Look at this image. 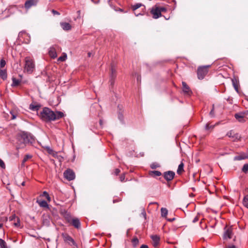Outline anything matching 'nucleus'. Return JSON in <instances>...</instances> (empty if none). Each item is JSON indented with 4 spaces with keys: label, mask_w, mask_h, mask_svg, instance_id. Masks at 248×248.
I'll return each instance as SVG.
<instances>
[{
    "label": "nucleus",
    "mask_w": 248,
    "mask_h": 248,
    "mask_svg": "<svg viewBox=\"0 0 248 248\" xmlns=\"http://www.w3.org/2000/svg\"><path fill=\"white\" fill-rule=\"evenodd\" d=\"M125 179V174H123L120 176V180L121 182H124Z\"/></svg>",
    "instance_id": "ea45409f"
},
{
    "label": "nucleus",
    "mask_w": 248,
    "mask_h": 248,
    "mask_svg": "<svg viewBox=\"0 0 248 248\" xmlns=\"http://www.w3.org/2000/svg\"><path fill=\"white\" fill-rule=\"evenodd\" d=\"M58 48L59 46L57 45L53 46L49 48L48 54L51 58L55 59L57 57L56 51Z\"/></svg>",
    "instance_id": "0eeeda50"
},
{
    "label": "nucleus",
    "mask_w": 248,
    "mask_h": 248,
    "mask_svg": "<svg viewBox=\"0 0 248 248\" xmlns=\"http://www.w3.org/2000/svg\"><path fill=\"white\" fill-rule=\"evenodd\" d=\"M120 172V170L119 169H116L114 171V174L115 175H118L119 173Z\"/></svg>",
    "instance_id": "79ce46f5"
},
{
    "label": "nucleus",
    "mask_w": 248,
    "mask_h": 248,
    "mask_svg": "<svg viewBox=\"0 0 248 248\" xmlns=\"http://www.w3.org/2000/svg\"><path fill=\"white\" fill-rule=\"evenodd\" d=\"M30 109L32 110H37L38 109V106L31 104L29 107Z\"/></svg>",
    "instance_id": "473e14b6"
},
{
    "label": "nucleus",
    "mask_w": 248,
    "mask_h": 248,
    "mask_svg": "<svg viewBox=\"0 0 248 248\" xmlns=\"http://www.w3.org/2000/svg\"><path fill=\"white\" fill-rule=\"evenodd\" d=\"M174 220V218H172V219H169V220L170 221H171H171H173Z\"/></svg>",
    "instance_id": "5fc2aeb1"
},
{
    "label": "nucleus",
    "mask_w": 248,
    "mask_h": 248,
    "mask_svg": "<svg viewBox=\"0 0 248 248\" xmlns=\"http://www.w3.org/2000/svg\"><path fill=\"white\" fill-rule=\"evenodd\" d=\"M61 26L62 29L64 31H69L71 29V25L67 22H61Z\"/></svg>",
    "instance_id": "a211bd4d"
},
{
    "label": "nucleus",
    "mask_w": 248,
    "mask_h": 248,
    "mask_svg": "<svg viewBox=\"0 0 248 248\" xmlns=\"http://www.w3.org/2000/svg\"><path fill=\"white\" fill-rule=\"evenodd\" d=\"M151 168L152 169H155L160 167L159 165L157 163H153L151 165Z\"/></svg>",
    "instance_id": "72a5a7b5"
},
{
    "label": "nucleus",
    "mask_w": 248,
    "mask_h": 248,
    "mask_svg": "<svg viewBox=\"0 0 248 248\" xmlns=\"http://www.w3.org/2000/svg\"><path fill=\"white\" fill-rule=\"evenodd\" d=\"M214 105H213V108L210 112V115H211V117L214 116Z\"/></svg>",
    "instance_id": "c03bdc74"
},
{
    "label": "nucleus",
    "mask_w": 248,
    "mask_h": 248,
    "mask_svg": "<svg viewBox=\"0 0 248 248\" xmlns=\"http://www.w3.org/2000/svg\"><path fill=\"white\" fill-rule=\"evenodd\" d=\"M211 66V65L202 66V78L204 77L209 75V71L208 68Z\"/></svg>",
    "instance_id": "f3484780"
},
{
    "label": "nucleus",
    "mask_w": 248,
    "mask_h": 248,
    "mask_svg": "<svg viewBox=\"0 0 248 248\" xmlns=\"http://www.w3.org/2000/svg\"><path fill=\"white\" fill-rule=\"evenodd\" d=\"M159 10L160 11V14H161V12H165L167 11V9L163 7H157Z\"/></svg>",
    "instance_id": "e433bc0d"
},
{
    "label": "nucleus",
    "mask_w": 248,
    "mask_h": 248,
    "mask_svg": "<svg viewBox=\"0 0 248 248\" xmlns=\"http://www.w3.org/2000/svg\"><path fill=\"white\" fill-rule=\"evenodd\" d=\"M62 237L65 242L68 243L71 246H76V243L74 240L68 234H62Z\"/></svg>",
    "instance_id": "423d86ee"
},
{
    "label": "nucleus",
    "mask_w": 248,
    "mask_h": 248,
    "mask_svg": "<svg viewBox=\"0 0 248 248\" xmlns=\"http://www.w3.org/2000/svg\"><path fill=\"white\" fill-rule=\"evenodd\" d=\"M0 248H7L6 242L1 238H0Z\"/></svg>",
    "instance_id": "bb28decb"
},
{
    "label": "nucleus",
    "mask_w": 248,
    "mask_h": 248,
    "mask_svg": "<svg viewBox=\"0 0 248 248\" xmlns=\"http://www.w3.org/2000/svg\"><path fill=\"white\" fill-rule=\"evenodd\" d=\"M71 224L73 226H74L76 228L78 229L80 227V222L78 218H74L72 219L71 221Z\"/></svg>",
    "instance_id": "2eb2a0df"
},
{
    "label": "nucleus",
    "mask_w": 248,
    "mask_h": 248,
    "mask_svg": "<svg viewBox=\"0 0 248 248\" xmlns=\"http://www.w3.org/2000/svg\"><path fill=\"white\" fill-rule=\"evenodd\" d=\"M202 248H203V247H202Z\"/></svg>",
    "instance_id": "69168bd1"
},
{
    "label": "nucleus",
    "mask_w": 248,
    "mask_h": 248,
    "mask_svg": "<svg viewBox=\"0 0 248 248\" xmlns=\"http://www.w3.org/2000/svg\"><path fill=\"white\" fill-rule=\"evenodd\" d=\"M14 225H15L16 226H17V227L19 226V221H18V222H16V223H14Z\"/></svg>",
    "instance_id": "603ef678"
},
{
    "label": "nucleus",
    "mask_w": 248,
    "mask_h": 248,
    "mask_svg": "<svg viewBox=\"0 0 248 248\" xmlns=\"http://www.w3.org/2000/svg\"><path fill=\"white\" fill-rule=\"evenodd\" d=\"M201 71H202V66H199V67L198 68V70H197V75H198V77L199 79H201L202 78Z\"/></svg>",
    "instance_id": "c756f323"
},
{
    "label": "nucleus",
    "mask_w": 248,
    "mask_h": 248,
    "mask_svg": "<svg viewBox=\"0 0 248 248\" xmlns=\"http://www.w3.org/2000/svg\"><path fill=\"white\" fill-rule=\"evenodd\" d=\"M214 126L212 125H210L209 124H206V126H205V130L206 131H209L210 130V129H211V130L214 128Z\"/></svg>",
    "instance_id": "2f4dec72"
},
{
    "label": "nucleus",
    "mask_w": 248,
    "mask_h": 248,
    "mask_svg": "<svg viewBox=\"0 0 248 248\" xmlns=\"http://www.w3.org/2000/svg\"><path fill=\"white\" fill-rule=\"evenodd\" d=\"M25 182H23L22 183V184H21V185L23 186H25Z\"/></svg>",
    "instance_id": "6e6d98bb"
},
{
    "label": "nucleus",
    "mask_w": 248,
    "mask_h": 248,
    "mask_svg": "<svg viewBox=\"0 0 248 248\" xmlns=\"http://www.w3.org/2000/svg\"><path fill=\"white\" fill-rule=\"evenodd\" d=\"M67 221L68 222L70 223L72 219H71L70 216L69 215H67L66 217H65Z\"/></svg>",
    "instance_id": "37998d69"
},
{
    "label": "nucleus",
    "mask_w": 248,
    "mask_h": 248,
    "mask_svg": "<svg viewBox=\"0 0 248 248\" xmlns=\"http://www.w3.org/2000/svg\"><path fill=\"white\" fill-rule=\"evenodd\" d=\"M100 124L101 125H102V120H100Z\"/></svg>",
    "instance_id": "bf43d9fd"
},
{
    "label": "nucleus",
    "mask_w": 248,
    "mask_h": 248,
    "mask_svg": "<svg viewBox=\"0 0 248 248\" xmlns=\"http://www.w3.org/2000/svg\"><path fill=\"white\" fill-rule=\"evenodd\" d=\"M183 171H184V164L181 163L178 166L177 172L178 174H180Z\"/></svg>",
    "instance_id": "4be33fe9"
},
{
    "label": "nucleus",
    "mask_w": 248,
    "mask_h": 248,
    "mask_svg": "<svg viewBox=\"0 0 248 248\" xmlns=\"http://www.w3.org/2000/svg\"><path fill=\"white\" fill-rule=\"evenodd\" d=\"M38 203L41 207H47L48 206V204L46 201L43 200L39 202Z\"/></svg>",
    "instance_id": "a878e982"
},
{
    "label": "nucleus",
    "mask_w": 248,
    "mask_h": 248,
    "mask_svg": "<svg viewBox=\"0 0 248 248\" xmlns=\"http://www.w3.org/2000/svg\"><path fill=\"white\" fill-rule=\"evenodd\" d=\"M35 69L34 60L29 57L25 58V65L24 71L28 74H31Z\"/></svg>",
    "instance_id": "7ed1b4c3"
},
{
    "label": "nucleus",
    "mask_w": 248,
    "mask_h": 248,
    "mask_svg": "<svg viewBox=\"0 0 248 248\" xmlns=\"http://www.w3.org/2000/svg\"><path fill=\"white\" fill-rule=\"evenodd\" d=\"M43 195L44 196H45L48 201L50 200V197L49 196V194L46 191H44Z\"/></svg>",
    "instance_id": "c9c22d12"
},
{
    "label": "nucleus",
    "mask_w": 248,
    "mask_h": 248,
    "mask_svg": "<svg viewBox=\"0 0 248 248\" xmlns=\"http://www.w3.org/2000/svg\"><path fill=\"white\" fill-rule=\"evenodd\" d=\"M232 134H233V131H230L227 133V135L229 137H232Z\"/></svg>",
    "instance_id": "a18cd8bd"
},
{
    "label": "nucleus",
    "mask_w": 248,
    "mask_h": 248,
    "mask_svg": "<svg viewBox=\"0 0 248 248\" xmlns=\"http://www.w3.org/2000/svg\"><path fill=\"white\" fill-rule=\"evenodd\" d=\"M242 170L244 172H247L248 171V164H245L243 166Z\"/></svg>",
    "instance_id": "f704fd0d"
},
{
    "label": "nucleus",
    "mask_w": 248,
    "mask_h": 248,
    "mask_svg": "<svg viewBox=\"0 0 248 248\" xmlns=\"http://www.w3.org/2000/svg\"><path fill=\"white\" fill-rule=\"evenodd\" d=\"M17 148H23L27 144H32L34 141V137L30 133L22 132L17 137Z\"/></svg>",
    "instance_id": "f03ea898"
},
{
    "label": "nucleus",
    "mask_w": 248,
    "mask_h": 248,
    "mask_svg": "<svg viewBox=\"0 0 248 248\" xmlns=\"http://www.w3.org/2000/svg\"><path fill=\"white\" fill-rule=\"evenodd\" d=\"M119 118L121 120L122 119V115L121 114H119Z\"/></svg>",
    "instance_id": "864d4df0"
},
{
    "label": "nucleus",
    "mask_w": 248,
    "mask_h": 248,
    "mask_svg": "<svg viewBox=\"0 0 248 248\" xmlns=\"http://www.w3.org/2000/svg\"><path fill=\"white\" fill-rule=\"evenodd\" d=\"M7 71L6 70H2L0 69V78L2 79L5 80L7 78Z\"/></svg>",
    "instance_id": "6ab92c4d"
},
{
    "label": "nucleus",
    "mask_w": 248,
    "mask_h": 248,
    "mask_svg": "<svg viewBox=\"0 0 248 248\" xmlns=\"http://www.w3.org/2000/svg\"><path fill=\"white\" fill-rule=\"evenodd\" d=\"M243 203L246 207L248 208V194L244 197L243 201Z\"/></svg>",
    "instance_id": "5701e85b"
},
{
    "label": "nucleus",
    "mask_w": 248,
    "mask_h": 248,
    "mask_svg": "<svg viewBox=\"0 0 248 248\" xmlns=\"http://www.w3.org/2000/svg\"><path fill=\"white\" fill-rule=\"evenodd\" d=\"M139 80H140V77H139V76H138V77H137V80H138V81H139Z\"/></svg>",
    "instance_id": "4d7b16f0"
},
{
    "label": "nucleus",
    "mask_w": 248,
    "mask_h": 248,
    "mask_svg": "<svg viewBox=\"0 0 248 248\" xmlns=\"http://www.w3.org/2000/svg\"><path fill=\"white\" fill-rule=\"evenodd\" d=\"M13 217H15V216H13V217H12V218H13ZM12 219H13V218H12Z\"/></svg>",
    "instance_id": "0e129e2a"
},
{
    "label": "nucleus",
    "mask_w": 248,
    "mask_h": 248,
    "mask_svg": "<svg viewBox=\"0 0 248 248\" xmlns=\"http://www.w3.org/2000/svg\"><path fill=\"white\" fill-rule=\"evenodd\" d=\"M11 113L12 114V119H15L16 118V116L14 114L12 113L11 112Z\"/></svg>",
    "instance_id": "8fccbe9b"
},
{
    "label": "nucleus",
    "mask_w": 248,
    "mask_h": 248,
    "mask_svg": "<svg viewBox=\"0 0 248 248\" xmlns=\"http://www.w3.org/2000/svg\"><path fill=\"white\" fill-rule=\"evenodd\" d=\"M20 82H21L20 80L17 79L15 78H12V83L11 84V86L13 87H16L18 85H19V84H20Z\"/></svg>",
    "instance_id": "aec40b11"
},
{
    "label": "nucleus",
    "mask_w": 248,
    "mask_h": 248,
    "mask_svg": "<svg viewBox=\"0 0 248 248\" xmlns=\"http://www.w3.org/2000/svg\"><path fill=\"white\" fill-rule=\"evenodd\" d=\"M66 58L67 55L65 53H63L62 56L58 58V61L61 62H64L66 60Z\"/></svg>",
    "instance_id": "cd10ccee"
},
{
    "label": "nucleus",
    "mask_w": 248,
    "mask_h": 248,
    "mask_svg": "<svg viewBox=\"0 0 248 248\" xmlns=\"http://www.w3.org/2000/svg\"><path fill=\"white\" fill-rule=\"evenodd\" d=\"M199 220V216L198 215H197L196 217H195V218L193 219V223H195L196 222H197Z\"/></svg>",
    "instance_id": "49530a36"
},
{
    "label": "nucleus",
    "mask_w": 248,
    "mask_h": 248,
    "mask_svg": "<svg viewBox=\"0 0 248 248\" xmlns=\"http://www.w3.org/2000/svg\"><path fill=\"white\" fill-rule=\"evenodd\" d=\"M200 224H202V220H201L200 221Z\"/></svg>",
    "instance_id": "680f3d73"
},
{
    "label": "nucleus",
    "mask_w": 248,
    "mask_h": 248,
    "mask_svg": "<svg viewBox=\"0 0 248 248\" xmlns=\"http://www.w3.org/2000/svg\"><path fill=\"white\" fill-rule=\"evenodd\" d=\"M175 176V172L173 171L169 170L166 171L163 174L165 179L167 181L172 180Z\"/></svg>",
    "instance_id": "1a4fd4ad"
},
{
    "label": "nucleus",
    "mask_w": 248,
    "mask_h": 248,
    "mask_svg": "<svg viewBox=\"0 0 248 248\" xmlns=\"http://www.w3.org/2000/svg\"><path fill=\"white\" fill-rule=\"evenodd\" d=\"M232 235V227H225L224 228V232L223 235V239H230Z\"/></svg>",
    "instance_id": "39448f33"
},
{
    "label": "nucleus",
    "mask_w": 248,
    "mask_h": 248,
    "mask_svg": "<svg viewBox=\"0 0 248 248\" xmlns=\"http://www.w3.org/2000/svg\"><path fill=\"white\" fill-rule=\"evenodd\" d=\"M141 6L144 7V5H143L141 3H136L134 5H132V6H131L132 9L133 11H135V15H136V16H138L139 15H142V14H141V13H138L136 11L138 9H139V8H140Z\"/></svg>",
    "instance_id": "f8f14e48"
},
{
    "label": "nucleus",
    "mask_w": 248,
    "mask_h": 248,
    "mask_svg": "<svg viewBox=\"0 0 248 248\" xmlns=\"http://www.w3.org/2000/svg\"><path fill=\"white\" fill-rule=\"evenodd\" d=\"M232 83H233V85L234 88L235 89V90L236 91H238V87H237V83L235 82L234 80H232Z\"/></svg>",
    "instance_id": "a19ab883"
},
{
    "label": "nucleus",
    "mask_w": 248,
    "mask_h": 248,
    "mask_svg": "<svg viewBox=\"0 0 248 248\" xmlns=\"http://www.w3.org/2000/svg\"><path fill=\"white\" fill-rule=\"evenodd\" d=\"M132 244L134 247L137 246L139 243V240L137 237L134 238L132 241Z\"/></svg>",
    "instance_id": "7c9ffc66"
},
{
    "label": "nucleus",
    "mask_w": 248,
    "mask_h": 248,
    "mask_svg": "<svg viewBox=\"0 0 248 248\" xmlns=\"http://www.w3.org/2000/svg\"><path fill=\"white\" fill-rule=\"evenodd\" d=\"M235 118L239 122L244 123L246 121L247 118L246 117V113L239 112L234 115Z\"/></svg>",
    "instance_id": "6e6552de"
},
{
    "label": "nucleus",
    "mask_w": 248,
    "mask_h": 248,
    "mask_svg": "<svg viewBox=\"0 0 248 248\" xmlns=\"http://www.w3.org/2000/svg\"><path fill=\"white\" fill-rule=\"evenodd\" d=\"M64 178L68 181H71L75 178L74 171L70 169H67L63 173Z\"/></svg>",
    "instance_id": "20e7f679"
},
{
    "label": "nucleus",
    "mask_w": 248,
    "mask_h": 248,
    "mask_svg": "<svg viewBox=\"0 0 248 248\" xmlns=\"http://www.w3.org/2000/svg\"><path fill=\"white\" fill-rule=\"evenodd\" d=\"M31 157H32V155H26L24 156V157L22 160V165H23L29 159L31 158Z\"/></svg>",
    "instance_id": "c85d7f7f"
},
{
    "label": "nucleus",
    "mask_w": 248,
    "mask_h": 248,
    "mask_svg": "<svg viewBox=\"0 0 248 248\" xmlns=\"http://www.w3.org/2000/svg\"><path fill=\"white\" fill-rule=\"evenodd\" d=\"M182 90L184 93L188 96H190L192 92L190 89L189 87L187 85L186 82L183 81L182 83Z\"/></svg>",
    "instance_id": "9d476101"
},
{
    "label": "nucleus",
    "mask_w": 248,
    "mask_h": 248,
    "mask_svg": "<svg viewBox=\"0 0 248 248\" xmlns=\"http://www.w3.org/2000/svg\"><path fill=\"white\" fill-rule=\"evenodd\" d=\"M203 168L205 170V173L207 174H208L212 171V169L209 165H204Z\"/></svg>",
    "instance_id": "b1692460"
},
{
    "label": "nucleus",
    "mask_w": 248,
    "mask_h": 248,
    "mask_svg": "<svg viewBox=\"0 0 248 248\" xmlns=\"http://www.w3.org/2000/svg\"><path fill=\"white\" fill-rule=\"evenodd\" d=\"M140 248H148V247L147 245H142L141 246Z\"/></svg>",
    "instance_id": "09e8293b"
},
{
    "label": "nucleus",
    "mask_w": 248,
    "mask_h": 248,
    "mask_svg": "<svg viewBox=\"0 0 248 248\" xmlns=\"http://www.w3.org/2000/svg\"><path fill=\"white\" fill-rule=\"evenodd\" d=\"M52 12L54 14V15H59V13L58 12H57V11H55L54 10H52Z\"/></svg>",
    "instance_id": "de8ad7c7"
},
{
    "label": "nucleus",
    "mask_w": 248,
    "mask_h": 248,
    "mask_svg": "<svg viewBox=\"0 0 248 248\" xmlns=\"http://www.w3.org/2000/svg\"><path fill=\"white\" fill-rule=\"evenodd\" d=\"M246 158H247V156H237L235 157V159L240 160L244 159Z\"/></svg>",
    "instance_id": "4c0bfd02"
},
{
    "label": "nucleus",
    "mask_w": 248,
    "mask_h": 248,
    "mask_svg": "<svg viewBox=\"0 0 248 248\" xmlns=\"http://www.w3.org/2000/svg\"><path fill=\"white\" fill-rule=\"evenodd\" d=\"M161 216L163 217H166L168 214V210L165 208H161Z\"/></svg>",
    "instance_id": "393cba45"
},
{
    "label": "nucleus",
    "mask_w": 248,
    "mask_h": 248,
    "mask_svg": "<svg viewBox=\"0 0 248 248\" xmlns=\"http://www.w3.org/2000/svg\"><path fill=\"white\" fill-rule=\"evenodd\" d=\"M111 76H110V84L111 85H112L114 82V79H115V78L116 76V70L113 66L111 67Z\"/></svg>",
    "instance_id": "dca6fc26"
},
{
    "label": "nucleus",
    "mask_w": 248,
    "mask_h": 248,
    "mask_svg": "<svg viewBox=\"0 0 248 248\" xmlns=\"http://www.w3.org/2000/svg\"><path fill=\"white\" fill-rule=\"evenodd\" d=\"M227 248H236L235 246H229Z\"/></svg>",
    "instance_id": "3c124183"
},
{
    "label": "nucleus",
    "mask_w": 248,
    "mask_h": 248,
    "mask_svg": "<svg viewBox=\"0 0 248 248\" xmlns=\"http://www.w3.org/2000/svg\"><path fill=\"white\" fill-rule=\"evenodd\" d=\"M37 3V0H28L25 2L24 6L26 9H29L32 6H36Z\"/></svg>",
    "instance_id": "9b49d317"
},
{
    "label": "nucleus",
    "mask_w": 248,
    "mask_h": 248,
    "mask_svg": "<svg viewBox=\"0 0 248 248\" xmlns=\"http://www.w3.org/2000/svg\"><path fill=\"white\" fill-rule=\"evenodd\" d=\"M151 238L153 240V245L155 248H156L158 247L159 241H160V237L157 235H152L151 236Z\"/></svg>",
    "instance_id": "ddd939ff"
},
{
    "label": "nucleus",
    "mask_w": 248,
    "mask_h": 248,
    "mask_svg": "<svg viewBox=\"0 0 248 248\" xmlns=\"http://www.w3.org/2000/svg\"><path fill=\"white\" fill-rule=\"evenodd\" d=\"M39 116L43 121L47 122L59 120L64 116V114L61 111L54 112L46 107L40 112Z\"/></svg>",
    "instance_id": "f257e3e1"
},
{
    "label": "nucleus",
    "mask_w": 248,
    "mask_h": 248,
    "mask_svg": "<svg viewBox=\"0 0 248 248\" xmlns=\"http://www.w3.org/2000/svg\"><path fill=\"white\" fill-rule=\"evenodd\" d=\"M149 174L152 176H159L161 175V172L158 170H153L149 172Z\"/></svg>",
    "instance_id": "412c9836"
},
{
    "label": "nucleus",
    "mask_w": 248,
    "mask_h": 248,
    "mask_svg": "<svg viewBox=\"0 0 248 248\" xmlns=\"http://www.w3.org/2000/svg\"><path fill=\"white\" fill-rule=\"evenodd\" d=\"M88 55H89V56H90V53H88Z\"/></svg>",
    "instance_id": "e2e57ef3"
},
{
    "label": "nucleus",
    "mask_w": 248,
    "mask_h": 248,
    "mask_svg": "<svg viewBox=\"0 0 248 248\" xmlns=\"http://www.w3.org/2000/svg\"><path fill=\"white\" fill-rule=\"evenodd\" d=\"M116 202H117V200H113V202L114 203Z\"/></svg>",
    "instance_id": "052dcab7"
},
{
    "label": "nucleus",
    "mask_w": 248,
    "mask_h": 248,
    "mask_svg": "<svg viewBox=\"0 0 248 248\" xmlns=\"http://www.w3.org/2000/svg\"><path fill=\"white\" fill-rule=\"evenodd\" d=\"M3 226V224L2 223L0 224V229Z\"/></svg>",
    "instance_id": "13d9d810"
},
{
    "label": "nucleus",
    "mask_w": 248,
    "mask_h": 248,
    "mask_svg": "<svg viewBox=\"0 0 248 248\" xmlns=\"http://www.w3.org/2000/svg\"><path fill=\"white\" fill-rule=\"evenodd\" d=\"M152 14L153 15V17L155 19L158 18L160 16H161V14H160V11L159 10L157 7L153 9L151 11Z\"/></svg>",
    "instance_id": "4468645a"
},
{
    "label": "nucleus",
    "mask_w": 248,
    "mask_h": 248,
    "mask_svg": "<svg viewBox=\"0 0 248 248\" xmlns=\"http://www.w3.org/2000/svg\"><path fill=\"white\" fill-rule=\"evenodd\" d=\"M0 166L3 169L5 168V164L1 159H0Z\"/></svg>",
    "instance_id": "58836bf2"
}]
</instances>
